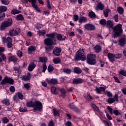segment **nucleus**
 I'll use <instances>...</instances> for the list:
<instances>
[{"label": "nucleus", "mask_w": 126, "mask_h": 126, "mask_svg": "<svg viewBox=\"0 0 126 126\" xmlns=\"http://www.w3.org/2000/svg\"><path fill=\"white\" fill-rule=\"evenodd\" d=\"M48 126H55V123H54V121L53 120H51L49 124H48Z\"/></svg>", "instance_id": "774afa93"}, {"label": "nucleus", "mask_w": 126, "mask_h": 126, "mask_svg": "<svg viewBox=\"0 0 126 126\" xmlns=\"http://www.w3.org/2000/svg\"><path fill=\"white\" fill-rule=\"evenodd\" d=\"M62 61H61V59L60 58H55L53 60V63L55 64H58V63H61Z\"/></svg>", "instance_id": "c03bdc74"}, {"label": "nucleus", "mask_w": 126, "mask_h": 126, "mask_svg": "<svg viewBox=\"0 0 126 126\" xmlns=\"http://www.w3.org/2000/svg\"><path fill=\"white\" fill-rule=\"evenodd\" d=\"M60 79L61 80V82H62V83H64L65 81H66V76L61 77L60 78Z\"/></svg>", "instance_id": "680f3d73"}, {"label": "nucleus", "mask_w": 126, "mask_h": 126, "mask_svg": "<svg viewBox=\"0 0 126 126\" xmlns=\"http://www.w3.org/2000/svg\"><path fill=\"white\" fill-rule=\"evenodd\" d=\"M47 69L48 70V72H52L54 69H55V68H54V66L52 65V64H49Z\"/></svg>", "instance_id": "49530a36"}, {"label": "nucleus", "mask_w": 126, "mask_h": 126, "mask_svg": "<svg viewBox=\"0 0 126 126\" xmlns=\"http://www.w3.org/2000/svg\"><path fill=\"white\" fill-rule=\"evenodd\" d=\"M12 38L10 37H8L7 38L6 37H2V42L3 44H5V43H7L9 40H11Z\"/></svg>", "instance_id": "2f4dec72"}, {"label": "nucleus", "mask_w": 126, "mask_h": 126, "mask_svg": "<svg viewBox=\"0 0 126 126\" xmlns=\"http://www.w3.org/2000/svg\"><path fill=\"white\" fill-rule=\"evenodd\" d=\"M3 104H4L5 106H9L10 105V102H9V100L7 99H4L2 101Z\"/></svg>", "instance_id": "ea45409f"}, {"label": "nucleus", "mask_w": 126, "mask_h": 126, "mask_svg": "<svg viewBox=\"0 0 126 126\" xmlns=\"http://www.w3.org/2000/svg\"><path fill=\"white\" fill-rule=\"evenodd\" d=\"M1 0V2L2 4H4L5 5H8L9 4V1L8 0Z\"/></svg>", "instance_id": "13d9d810"}, {"label": "nucleus", "mask_w": 126, "mask_h": 126, "mask_svg": "<svg viewBox=\"0 0 126 126\" xmlns=\"http://www.w3.org/2000/svg\"><path fill=\"white\" fill-rule=\"evenodd\" d=\"M6 44L8 49H11L12 48V38L9 39Z\"/></svg>", "instance_id": "f704fd0d"}, {"label": "nucleus", "mask_w": 126, "mask_h": 126, "mask_svg": "<svg viewBox=\"0 0 126 126\" xmlns=\"http://www.w3.org/2000/svg\"><path fill=\"white\" fill-rule=\"evenodd\" d=\"M0 63H2L3 62H4V61H5V60H6V57H5V55H0Z\"/></svg>", "instance_id": "6e6d98bb"}, {"label": "nucleus", "mask_w": 126, "mask_h": 126, "mask_svg": "<svg viewBox=\"0 0 126 126\" xmlns=\"http://www.w3.org/2000/svg\"><path fill=\"white\" fill-rule=\"evenodd\" d=\"M62 52V49L56 47L53 51L52 54L56 56V57H59L61 55V52Z\"/></svg>", "instance_id": "4468645a"}, {"label": "nucleus", "mask_w": 126, "mask_h": 126, "mask_svg": "<svg viewBox=\"0 0 126 126\" xmlns=\"http://www.w3.org/2000/svg\"><path fill=\"white\" fill-rule=\"evenodd\" d=\"M83 79H82L81 78H75L72 81L73 84L76 85L77 84H81L83 83Z\"/></svg>", "instance_id": "ddd939ff"}, {"label": "nucleus", "mask_w": 126, "mask_h": 126, "mask_svg": "<svg viewBox=\"0 0 126 126\" xmlns=\"http://www.w3.org/2000/svg\"><path fill=\"white\" fill-rule=\"evenodd\" d=\"M119 45L121 47H124L126 44V39L125 37H122L119 40Z\"/></svg>", "instance_id": "412c9836"}, {"label": "nucleus", "mask_w": 126, "mask_h": 126, "mask_svg": "<svg viewBox=\"0 0 126 126\" xmlns=\"http://www.w3.org/2000/svg\"><path fill=\"white\" fill-rule=\"evenodd\" d=\"M7 11V7L6 6H0V21H2L5 17V11Z\"/></svg>", "instance_id": "0eeeda50"}, {"label": "nucleus", "mask_w": 126, "mask_h": 126, "mask_svg": "<svg viewBox=\"0 0 126 126\" xmlns=\"http://www.w3.org/2000/svg\"><path fill=\"white\" fill-rule=\"evenodd\" d=\"M35 67H36V64L33 62H32L29 64L28 70L29 71H33Z\"/></svg>", "instance_id": "4be33fe9"}, {"label": "nucleus", "mask_w": 126, "mask_h": 126, "mask_svg": "<svg viewBox=\"0 0 126 126\" xmlns=\"http://www.w3.org/2000/svg\"><path fill=\"white\" fill-rule=\"evenodd\" d=\"M117 11L119 14L122 15V14H124V12H125V10L124 9V8L123 7H117Z\"/></svg>", "instance_id": "c756f323"}, {"label": "nucleus", "mask_w": 126, "mask_h": 126, "mask_svg": "<svg viewBox=\"0 0 126 126\" xmlns=\"http://www.w3.org/2000/svg\"><path fill=\"white\" fill-rule=\"evenodd\" d=\"M79 23H86L87 22V19L84 16H81L79 19Z\"/></svg>", "instance_id": "cd10ccee"}, {"label": "nucleus", "mask_w": 126, "mask_h": 126, "mask_svg": "<svg viewBox=\"0 0 126 126\" xmlns=\"http://www.w3.org/2000/svg\"><path fill=\"white\" fill-rule=\"evenodd\" d=\"M22 78L24 81H28L31 79V76L23 75L22 76Z\"/></svg>", "instance_id": "58836bf2"}, {"label": "nucleus", "mask_w": 126, "mask_h": 126, "mask_svg": "<svg viewBox=\"0 0 126 126\" xmlns=\"http://www.w3.org/2000/svg\"><path fill=\"white\" fill-rule=\"evenodd\" d=\"M15 19L18 21H24V20H25L24 17H23V15L21 14L17 15L15 17Z\"/></svg>", "instance_id": "393cba45"}, {"label": "nucleus", "mask_w": 126, "mask_h": 126, "mask_svg": "<svg viewBox=\"0 0 126 126\" xmlns=\"http://www.w3.org/2000/svg\"><path fill=\"white\" fill-rule=\"evenodd\" d=\"M8 60L9 62H13V63H17V61H18V59L15 56L9 57Z\"/></svg>", "instance_id": "b1692460"}, {"label": "nucleus", "mask_w": 126, "mask_h": 126, "mask_svg": "<svg viewBox=\"0 0 126 126\" xmlns=\"http://www.w3.org/2000/svg\"><path fill=\"white\" fill-rule=\"evenodd\" d=\"M123 57V54H114V57L115 59H121Z\"/></svg>", "instance_id": "bf43d9fd"}, {"label": "nucleus", "mask_w": 126, "mask_h": 126, "mask_svg": "<svg viewBox=\"0 0 126 126\" xmlns=\"http://www.w3.org/2000/svg\"><path fill=\"white\" fill-rule=\"evenodd\" d=\"M28 55H32V54H33V52H35V51H36V47L33 45H32L28 47Z\"/></svg>", "instance_id": "f3484780"}, {"label": "nucleus", "mask_w": 126, "mask_h": 126, "mask_svg": "<svg viewBox=\"0 0 126 126\" xmlns=\"http://www.w3.org/2000/svg\"><path fill=\"white\" fill-rule=\"evenodd\" d=\"M5 51L4 47H0V56H5L3 53V52Z\"/></svg>", "instance_id": "3c124183"}, {"label": "nucleus", "mask_w": 126, "mask_h": 126, "mask_svg": "<svg viewBox=\"0 0 126 126\" xmlns=\"http://www.w3.org/2000/svg\"><path fill=\"white\" fill-rule=\"evenodd\" d=\"M107 109L108 110V112L110 113V114H111V115H113V114H114V109L112 108L111 107L108 106L107 107Z\"/></svg>", "instance_id": "864d4df0"}, {"label": "nucleus", "mask_w": 126, "mask_h": 126, "mask_svg": "<svg viewBox=\"0 0 126 126\" xmlns=\"http://www.w3.org/2000/svg\"><path fill=\"white\" fill-rule=\"evenodd\" d=\"M97 94H101V92H105L106 89L103 87H97L95 89Z\"/></svg>", "instance_id": "a211bd4d"}, {"label": "nucleus", "mask_w": 126, "mask_h": 126, "mask_svg": "<svg viewBox=\"0 0 126 126\" xmlns=\"http://www.w3.org/2000/svg\"><path fill=\"white\" fill-rule=\"evenodd\" d=\"M27 111L28 110L27 108H26V107H24V108L22 107H20L19 108V112H20V113H26Z\"/></svg>", "instance_id": "603ef678"}, {"label": "nucleus", "mask_w": 126, "mask_h": 126, "mask_svg": "<svg viewBox=\"0 0 126 126\" xmlns=\"http://www.w3.org/2000/svg\"><path fill=\"white\" fill-rule=\"evenodd\" d=\"M23 94L21 92H18L13 97V100L16 103H18L19 102V99L20 100H23L24 98Z\"/></svg>", "instance_id": "6e6552de"}, {"label": "nucleus", "mask_w": 126, "mask_h": 126, "mask_svg": "<svg viewBox=\"0 0 126 126\" xmlns=\"http://www.w3.org/2000/svg\"><path fill=\"white\" fill-rule=\"evenodd\" d=\"M63 72L66 74H70L71 73V69L69 68H64L63 69Z\"/></svg>", "instance_id": "a18cd8bd"}, {"label": "nucleus", "mask_w": 126, "mask_h": 126, "mask_svg": "<svg viewBox=\"0 0 126 126\" xmlns=\"http://www.w3.org/2000/svg\"><path fill=\"white\" fill-rule=\"evenodd\" d=\"M14 71H16L17 73H18L19 74L20 73V69H19L17 66H15L13 68Z\"/></svg>", "instance_id": "69168bd1"}, {"label": "nucleus", "mask_w": 126, "mask_h": 126, "mask_svg": "<svg viewBox=\"0 0 126 126\" xmlns=\"http://www.w3.org/2000/svg\"><path fill=\"white\" fill-rule=\"evenodd\" d=\"M48 61V58L46 57H41L39 58L38 63H46Z\"/></svg>", "instance_id": "bb28decb"}, {"label": "nucleus", "mask_w": 126, "mask_h": 126, "mask_svg": "<svg viewBox=\"0 0 126 126\" xmlns=\"http://www.w3.org/2000/svg\"><path fill=\"white\" fill-rule=\"evenodd\" d=\"M74 72L77 74H80L82 72V70L79 67H76L74 68Z\"/></svg>", "instance_id": "c85d7f7f"}, {"label": "nucleus", "mask_w": 126, "mask_h": 126, "mask_svg": "<svg viewBox=\"0 0 126 126\" xmlns=\"http://www.w3.org/2000/svg\"><path fill=\"white\" fill-rule=\"evenodd\" d=\"M10 35L12 37L18 36L20 33V28H17L16 30L11 29L9 31Z\"/></svg>", "instance_id": "9b49d317"}, {"label": "nucleus", "mask_w": 126, "mask_h": 126, "mask_svg": "<svg viewBox=\"0 0 126 126\" xmlns=\"http://www.w3.org/2000/svg\"><path fill=\"white\" fill-rule=\"evenodd\" d=\"M84 28L86 30H87L88 31H94V30L96 29L95 25L90 23L86 24V25H85Z\"/></svg>", "instance_id": "9d476101"}, {"label": "nucleus", "mask_w": 126, "mask_h": 126, "mask_svg": "<svg viewBox=\"0 0 126 126\" xmlns=\"http://www.w3.org/2000/svg\"><path fill=\"white\" fill-rule=\"evenodd\" d=\"M24 87L26 89V90H29L30 89V83H28L27 84H24Z\"/></svg>", "instance_id": "4d7b16f0"}, {"label": "nucleus", "mask_w": 126, "mask_h": 126, "mask_svg": "<svg viewBox=\"0 0 126 126\" xmlns=\"http://www.w3.org/2000/svg\"><path fill=\"white\" fill-rule=\"evenodd\" d=\"M88 16L90 18H95L96 17V14L93 11H91L89 13Z\"/></svg>", "instance_id": "4c0bfd02"}, {"label": "nucleus", "mask_w": 126, "mask_h": 126, "mask_svg": "<svg viewBox=\"0 0 126 126\" xmlns=\"http://www.w3.org/2000/svg\"><path fill=\"white\" fill-rule=\"evenodd\" d=\"M2 124H4V125H6V124L9 123V119H8L6 117H3L2 119Z\"/></svg>", "instance_id": "a19ab883"}, {"label": "nucleus", "mask_w": 126, "mask_h": 126, "mask_svg": "<svg viewBox=\"0 0 126 126\" xmlns=\"http://www.w3.org/2000/svg\"><path fill=\"white\" fill-rule=\"evenodd\" d=\"M52 113L54 117H60L61 116V113H60V110L56 108H53L52 110Z\"/></svg>", "instance_id": "5701e85b"}, {"label": "nucleus", "mask_w": 126, "mask_h": 126, "mask_svg": "<svg viewBox=\"0 0 126 126\" xmlns=\"http://www.w3.org/2000/svg\"><path fill=\"white\" fill-rule=\"evenodd\" d=\"M96 56L93 54H88L86 58V55H85V50L80 49L77 51L75 56L74 57V60L76 62H85L87 60V63L89 65H95L97 63V61H96Z\"/></svg>", "instance_id": "f257e3e1"}, {"label": "nucleus", "mask_w": 126, "mask_h": 126, "mask_svg": "<svg viewBox=\"0 0 126 126\" xmlns=\"http://www.w3.org/2000/svg\"><path fill=\"white\" fill-rule=\"evenodd\" d=\"M107 57L109 62H111L112 63L115 62V61H116V59H115V55L112 53H108L107 54Z\"/></svg>", "instance_id": "2eb2a0df"}, {"label": "nucleus", "mask_w": 126, "mask_h": 126, "mask_svg": "<svg viewBox=\"0 0 126 126\" xmlns=\"http://www.w3.org/2000/svg\"><path fill=\"white\" fill-rule=\"evenodd\" d=\"M91 107L93 108V109L94 110V111H95V112H99V108L96 106V105L94 103H92L91 104Z\"/></svg>", "instance_id": "37998d69"}, {"label": "nucleus", "mask_w": 126, "mask_h": 126, "mask_svg": "<svg viewBox=\"0 0 126 126\" xmlns=\"http://www.w3.org/2000/svg\"><path fill=\"white\" fill-rule=\"evenodd\" d=\"M12 23V19H8V20L2 22L0 26V31H4L7 27L11 26Z\"/></svg>", "instance_id": "39448f33"}, {"label": "nucleus", "mask_w": 126, "mask_h": 126, "mask_svg": "<svg viewBox=\"0 0 126 126\" xmlns=\"http://www.w3.org/2000/svg\"><path fill=\"white\" fill-rule=\"evenodd\" d=\"M113 114H114V115L115 116H119V115H122V113H121V112H119V110H114Z\"/></svg>", "instance_id": "338daca9"}, {"label": "nucleus", "mask_w": 126, "mask_h": 126, "mask_svg": "<svg viewBox=\"0 0 126 126\" xmlns=\"http://www.w3.org/2000/svg\"><path fill=\"white\" fill-rule=\"evenodd\" d=\"M27 107L33 108L32 109L33 113L43 111V104L38 100H36L35 102H33V99H32L30 101H28L27 102Z\"/></svg>", "instance_id": "7ed1b4c3"}, {"label": "nucleus", "mask_w": 126, "mask_h": 126, "mask_svg": "<svg viewBox=\"0 0 126 126\" xmlns=\"http://www.w3.org/2000/svg\"><path fill=\"white\" fill-rule=\"evenodd\" d=\"M115 101V98L113 97H109L107 99V103H108V104H114Z\"/></svg>", "instance_id": "79ce46f5"}, {"label": "nucleus", "mask_w": 126, "mask_h": 126, "mask_svg": "<svg viewBox=\"0 0 126 126\" xmlns=\"http://www.w3.org/2000/svg\"><path fill=\"white\" fill-rule=\"evenodd\" d=\"M38 34L40 36H44V35H46V31H45L44 30H43L42 31H39Z\"/></svg>", "instance_id": "e2e57ef3"}, {"label": "nucleus", "mask_w": 126, "mask_h": 126, "mask_svg": "<svg viewBox=\"0 0 126 126\" xmlns=\"http://www.w3.org/2000/svg\"><path fill=\"white\" fill-rule=\"evenodd\" d=\"M36 26H35V29L37 30H39L40 31V30H41L42 27H41V26H43V25L42 24H40V23H37L36 24Z\"/></svg>", "instance_id": "8fccbe9b"}, {"label": "nucleus", "mask_w": 126, "mask_h": 126, "mask_svg": "<svg viewBox=\"0 0 126 126\" xmlns=\"http://www.w3.org/2000/svg\"><path fill=\"white\" fill-rule=\"evenodd\" d=\"M56 91H57V88L55 86H52L51 87V92L52 94H54V95L56 94Z\"/></svg>", "instance_id": "052dcab7"}, {"label": "nucleus", "mask_w": 126, "mask_h": 126, "mask_svg": "<svg viewBox=\"0 0 126 126\" xmlns=\"http://www.w3.org/2000/svg\"><path fill=\"white\" fill-rule=\"evenodd\" d=\"M12 38L10 37H8L7 38L6 37H2V42L3 44H5V43H7L9 40H11Z\"/></svg>", "instance_id": "473e14b6"}, {"label": "nucleus", "mask_w": 126, "mask_h": 126, "mask_svg": "<svg viewBox=\"0 0 126 126\" xmlns=\"http://www.w3.org/2000/svg\"><path fill=\"white\" fill-rule=\"evenodd\" d=\"M28 1L30 3H32V5L33 8L36 9V8H38V5L36 4V3L37 2L36 0H28Z\"/></svg>", "instance_id": "a878e982"}, {"label": "nucleus", "mask_w": 126, "mask_h": 126, "mask_svg": "<svg viewBox=\"0 0 126 126\" xmlns=\"http://www.w3.org/2000/svg\"><path fill=\"white\" fill-rule=\"evenodd\" d=\"M103 124L105 126H112V123L110 121H107L105 120L103 121Z\"/></svg>", "instance_id": "09e8293b"}, {"label": "nucleus", "mask_w": 126, "mask_h": 126, "mask_svg": "<svg viewBox=\"0 0 126 126\" xmlns=\"http://www.w3.org/2000/svg\"><path fill=\"white\" fill-rule=\"evenodd\" d=\"M120 75H123V76H125L126 77V70H121L119 72Z\"/></svg>", "instance_id": "de8ad7c7"}, {"label": "nucleus", "mask_w": 126, "mask_h": 126, "mask_svg": "<svg viewBox=\"0 0 126 126\" xmlns=\"http://www.w3.org/2000/svg\"><path fill=\"white\" fill-rule=\"evenodd\" d=\"M79 17L78 16V15L76 14H74L73 15V21H75V22H76L77 21L79 20Z\"/></svg>", "instance_id": "0e129e2a"}, {"label": "nucleus", "mask_w": 126, "mask_h": 126, "mask_svg": "<svg viewBox=\"0 0 126 126\" xmlns=\"http://www.w3.org/2000/svg\"><path fill=\"white\" fill-rule=\"evenodd\" d=\"M52 33H55V36L56 37V40L59 41V42H62L63 41H65L67 39L66 36L63 35V34L61 33H58L56 32H53Z\"/></svg>", "instance_id": "1a4fd4ad"}, {"label": "nucleus", "mask_w": 126, "mask_h": 126, "mask_svg": "<svg viewBox=\"0 0 126 126\" xmlns=\"http://www.w3.org/2000/svg\"><path fill=\"white\" fill-rule=\"evenodd\" d=\"M104 7H105L104 4H103L101 2H99L95 6V10H99V9H100V10H103V9H104Z\"/></svg>", "instance_id": "aec40b11"}, {"label": "nucleus", "mask_w": 126, "mask_h": 126, "mask_svg": "<svg viewBox=\"0 0 126 126\" xmlns=\"http://www.w3.org/2000/svg\"><path fill=\"white\" fill-rule=\"evenodd\" d=\"M8 83L10 85H13L14 84V80L9 77L5 76L2 80L0 82L1 85H5Z\"/></svg>", "instance_id": "423d86ee"}, {"label": "nucleus", "mask_w": 126, "mask_h": 126, "mask_svg": "<svg viewBox=\"0 0 126 126\" xmlns=\"http://www.w3.org/2000/svg\"><path fill=\"white\" fill-rule=\"evenodd\" d=\"M106 27L110 29L114 27V22L111 20H108L106 21Z\"/></svg>", "instance_id": "dca6fc26"}, {"label": "nucleus", "mask_w": 126, "mask_h": 126, "mask_svg": "<svg viewBox=\"0 0 126 126\" xmlns=\"http://www.w3.org/2000/svg\"><path fill=\"white\" fill-rule=\"evenodd\" d=\"M122 24H119L113 27V30L114 33L113 34L114 39L117 37H120L122 33H123V29H122Z\"/></svg>", "instance_id": "20e7f679"}, {"label": "nucleus", "mask_w": 126, "mask_h": 126, "mask_svg": "<svg viewBox=\"0 0 126 126\" xmlns=\"http://www.w3.org/2000/svg\"><path fill=\"white\" fill-rule=\"evenodd\" d=\"M47 7L50 10H52V6H51V2H50V0H47Z\"/></svg>", "instance_id": "5fc2aeb1"}, {"label": "nucleus", "mask_w": 126, "mask_h": 126, "mask_svg": "<svg viewBox=\"0 0 126 126\" xmlns=\"http://www.w3.org/2000/svg\"><path fill=\"white\" fill-rule=\"evenodd\" d=\"M68 107L71 110L74 111V112H75V113H79V112H80L79 109L77 107H76V106L73 104V103H69L68 104Z\"/></svg>", "instance_id": "f8f14e48"}, {"label": "nucleus", "mask_w": 126, "mask_h": 126, "mask_svg": "<svg viewBox=\"0 0 126 126\" xmlns=\"http://www.w3.org/2000/svg\"><path fill=\"white\" fill-rule=\"evenodd\" d=\"M46 37L44 40V43L45 45V49L47 53H51L54 50L53 46L57 45V38L55 37V32L47 33Z\"/></svg>", "instance_id": "f03ea898"}, {"label": "nucleus", "mask_w": 126, "mask_h": 126, "mask_svg": "<svg viewBox=\"0 0 126 126\" xmlns=\"http://www.w3.org/2000/svg\"><path fill=\"white\" fill-rule=\"evenodd\" d=\"M47 82H48L49 84H53L54 85H56V84H58L59 82H58V79L54 78V79H51L50 80L47 79L46 80Z\"/></svg>", "instance_id": "6ab92c4d"}, {"label": "nucleus", "mask_w": 126, "mask_h": 126, "mask_svg": "<svg viewBox=\"0 0 126 126\" xmlns=\"http://www.w3.org/2000/svg\"><path fill=\"white\" fill-rule=\"evenodd\" d=\"M61 93L62 94L63 98H65L66 97V91L64 89H61L60 90Z\"/></svg>", "instance_id": "c9c22d12"}, {"label": "nucleus", "mask_w": 126, "mask_h": 126, "mask_svg": "<svg viewBox=\"0 0 126 126\" xmlns=\"http://www.w3.org/2000/svg\"><path fill=\"white\" fill-rule=\"evenodd\" d=\"M101 46L100 45H97L94 47V50H95V52L97 54H98V53H100L101 52Z\"/></svg>", "instance_id": "7c9ffc66"}, {"label": "nucleus", "mask_w": 126, "mask_h": 126, "mask_svg": "<svg viewBox=\"0 0 126 126\" xmlns=\"http://www.w3.org/2000/svg\"><path fill=\"white\" fill-rule=\"evenodd\" d=\"M99 24H100V25H102V26H105V25H106L107 23V20H106V19H102L99 20Z\"/></svg>", "instance_id": "e433bc0d"}, {"label": "nucleus", "mask_w": 126, "mask_h": 126, "mask_svg": "<svg viewBox=\"0 0 126 126\" xmlns=\"http://www.w3.org/2000/svg\"><path fill=\"white\" fill-rule=\"evenodd\" d=\"M111 12V10L109 8L106 9L105 10L103 11V15L105 17L109 16V13Z\"/></svg>", "instance_id": "72a5a7b5"}]
</instances>
